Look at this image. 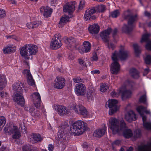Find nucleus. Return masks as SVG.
Here are the masks:
<instances>
[{
    "instance_id": "obj_28",
    "label": "nucleus",
    "mask_w": 151,
    "mask_h": 151,
    "mask_svg": "<svg viewBox=\"0 0 151 151\" xmlns=\"http://www.w3.org/2000/svg\"><path fill=\"white\" fill-rule=\"evenodd\" d=\"M7 82L6 76L4 75H0V90L3 89L5 87Z\"/></svg>"
},
{
    "instance_id": "obj_26",
    "label": "nucleus",
    "mask_w": 151,
    "mask_h": 151,
    "mask_svg": "<svg viewBox=\"0 0 151 151\" xmlns=\"http://www.w3.org/2000/svg\"><path fill=\"white\" fill-rule=\"evenodd\" d=\"M106 130V127L105 126L102 128L97 129L94 132L93 135L95 137H101L104 134Z\"/></svg>"
},
{
    "instance_id": "obj_59",
    "label": "nucleus",
    "mask_w": 151,
    "mask_h": 151,
    "mask_svg": "<svg viewBox=\"0 0 151 151\" xmlns=\"http://www.w3.org/2000/svg\"><path fill=\"white\" fill-rule=\"evenodd\" d=\"M120 143V141L119 140H116L113 143V145H119Z\"/></svg>"
},
{
    "instance_id": "obj_53",
    "label": "nucleus",
    "mask_w": 151,
    "mask_h": 151,
    "mask_svg": "<svg viewBox=\"0 0 151 151\" xmlns=\"http://www.w3.org/2000/svg\"><path fill=\"white\" fill-rule=\"evenodd\" d=\"M0 95L1 97L2 98H5L6 97L7 95V93L4 91H2L0 93Z\"/></svg>"
},
{
    "instance_id": "obj_35",
    "label": "nucleus",
    "mask_w": 151,
    "mask_h": 151,
    "mask_svg": "<svg viewBox=\"0 0 151 151\" xmlns=\"http://www.w3.org/2000/svg\"><path fill=\"white\" fill-rule=\"evenodd\" d=\"M130 73L134 78H137L139 77L138 73L135 68H133L131 69L130 70Z\"/></svg>"
},
{
    "instance_id": "obj_46",
    "label": "nucleus",
    "mask_w": 151,
    "mask_h": 151,
    "mask_svg": "<svg viewBox=\"0 0 151 151\" xmlns=\"http://www.w3.org/2000/svg\"><path fill=\"white\" fill-rule=\"evenodd\" d=\"M23 73L24 75L27 76V78L29 76H30L32 75L29 71L28 70H24L23 71Z\"/></svg>"
},
{
    "instance_id": "obj_45",
    "label": "nucleus",
    "mask_w": 151,
    "mask_h": 151,
    "mask_svg": "<svg viewBox=\"0 0 151 151\" xmlns=\"http://www.w3.org/2000/svg\"><path fill=\"white\" fill-rule=\"evenodd\" d=\"M93 95L94 93L93 92L90 91H89L87 92V95L88 99H92L93 96Z\"/></svg>"
},
{
    "instance_id": "obj_29",
    "label": "nucleus",
    "mask_w": 151,
    "mask_h": 151,
    "mask_svg": "<svg viewBox=\"0 0 151 151\" xmlns=\"http://www.w3.org/2000/svg\"><path fill=\"white\" fill-rule=\"evenodd\" d=\"M16 47L14 45H11L9 46L4 48L3 51L5 54L8 53L14 52L15 50Z\"/></svg>"
},
{
    "instance_id": "obj_12",
    "label": "nucleus",
    "mask_w": 151,
    "mask_h": 151,
    "mask_svg": "<svg viewBox=\"0 0 151 151\" xmlns=\"http://www.w3.org/2000/svg\"><path fill=\"white\" fill-rule=\"evenodd\" d=\"M31 100L33 102L36 107L38 108L40 107L41 103V96L38 92H34L30 96Z\"/></svg>"
},
{
    "instance_id": "obj_41",
    "label": "nucleus",
    "mask_w": 151,
    "mask_h": 151,
    "mask_svg": "<svg viewBox=\"0 0 151 151\" xmlns=\"http://www.w3.org/2000/svg\"><path fill=\"white\" fill-rule=\"evenodd\" d=\"M133 47L136 55H138L140 52L139 46L137 44H135L133 45Z\"/></svg>"
},
{
    "instance_id": "obj_13",
    "label": "nucleus",
    "mask_w": 151,
    "mask_h": 151,
    "mask_svg": "<svg viewBox=\"0 0 151 151\" xmlns=\"http://www.w3.org/2000/svg\"><path fill=\"white\" fill-rule=\"evenodd\" d=\"M24 110L29 111L32 116L35 117H39L40 116L41 113L33 106L26 105L24 107Z\"/></svg>"
},
{
    "instance_id": "obj_2",
    "label": "nucleus",
    "mask_w": 151,
    "mask_h": 151,
    "mask_svg": "<svg viewBox=\"0 0 151 151\" xmlns=\"http://www.w3.org/2000/svg\"><path fill=\"white\" fill-rule=\"evenodd\" d=\"M127 56V51L123 50H120L119 52L115 51L112 53L111 58L113 62L110 66V70L112 74H116L120 70V65L117 62L118 59L120 58L124 60Z\"/></svg>"
},
{
    "instance_id": "obj_54",
    "label": "nucleus",
    "mask_w": 151,
    "mask_h": 151,
    "mask_svg": "<svg viewBox=\"0 0 151 151\" xmlns=\"http://www.w3.org/2000/svg\"><path fill=\"white\" fill-rule=\"evenodd\" d=\"M92 60L97 61L98 60V58L96 54L95 53H94L93 54V56L92 57Z\"/></svg>"
},
{
    "instance_id": "obj_10",
    "label": "nucleus",
    "mask_w": 151,
    "mask_h": 151,
    "mask_svg": "<svg viewBox=\"0 0 151 151\" xmlns=\"http://www.w3.org/2000/svg\"><path fill=\"white\" fill-rule=\"evenodd\" d=\"M74 91L75 93L78 96H83L86 93V87L82 83H78L76 84L75 87Z\"/></svg>"
},
{
    "instance_id": "obj_16",
    "label": "nucleus",
    "mask_w": 151,
    "mask_h": 151,
    "mask_svg": "<svg viewBox=\"0 0 151 151\" xmlns=\"http://www.w3.org/2000/svg\"><path fill=\"white\" fill-rule=\"evenodd\" d=\"M40 10L41 14L46 18L50 17L52 12V9L47 6H42Z\"/></svg>"
},
{
    "instance_id": "obj_56",
    "label": "nucleus",
    "mask_w": 151,
    "mask_h": 151,
    "mask_svg": "<svg viewBox=\"0 0 151 151\" xmlns=\"http://www.w3.org/2000/svg\"><path fill=\"white\" fill-rule=\"evenodd\" d=\"M91 73L93 74H99L100 73L99 70H95L91 71Z\"/></svg>"
},
{
    "instance_id": "obj_37",
    "label": "nucleus",
    "mask_w": 151,
    "mask_h": 151,
    "mask_svg": "<svg viewBox=\"0 0 151 151\" xmlns=\"http://www.w3.org/2000/svg\"><path fill=\"white\" fill-rule=\"evenodd\" d=\"M6 123V120L3 116L0 117V131L2 129Z\"/></svg>"
},
{
    "instance_id": "obj_17",
    "label": "nucleus",
    "mask_w": 151,
    "mask_h": 151,
    "mask_svg": "<svg viewBox=\"0 0 151 151\" xmlns=\"http://www.w3.org/2000/svg\"><path fill=\"white\" fill-rule=\"evenodd\" d=\"M148 37L149 35L148 34H143L141 37L140 42L141 43L148 42L146 45V48L148 50H151V40H148Z\"/></svg>"
},
{
    "instance_id": "obj_14",
    "label": "nucleus",
    "mask_w": 151,
    "mask_h": 151,
    "mask_svg": "<svg viewBox=\"0 0 151 151\" xmlns=\"http://www.w3.org/2000/svg\"><path fill=\"white\" fill-rule=\"evenodd\" d=\"M65 82L64 78L60 76H57L54 81V86L58 89H61L65 85Z\"/></svg>"
},
{
    "instance_id": "obj_52",
    "label": "nucleus",
    "mask_w": 151,
    "mask_h": 151,
    "mask_svg": "<svg viewBox=\"0 0 151 151\" xmlns=\"http://www.w3.org/2000/svg\"><path fill=\"white\" fill-rule=\"evenodd\" d=\"M73 81L76 83L80 82L81 81V79L79 77H76L73 79Z\"/></svg>"
},
{
    "instance_id": "obj_1",
    "label": "nucleus",
    "mask_w": 151,
    "mask_h": 151,
    "mask_svg": "<svg viewBox=\"0 0 151 151\" xmlns=\"http://www.w3.org/2000/svg\"><path fill=\"white\" fill-rule=\"evenodd\" d=\"M109 127L113 134H115L124 131L123 136L126 138H129L133 135V133L130 129H126V125L123 120H119L116 118L109 119Z\"/></svg>"
},
{
    "instance_id": "obj_22",
    "label": "nucleus",
    "mask_w": 151,
    "mask_h": 151,
    "mask_svg": "<svg viewBox=\"0 0 151 151\" xmlns=\"http://www.w3.org/2000/svg\"><path fill=\"white\" fill-rule=\"evenodd\" d=\"M22 84L20 82L16 83L13 85L12 88L14 91V93H22V89L21 87Z\"/></svg>"
},
{
    "instance_id": "obj_64",
    "label": "nucleus",
    "mask_w": 151,
    "mask_h": 151,
    "mask_svg": "<svg viewBox=\"0 0 151 151\" xmlns=\"http://www.w3.org/2000/svg\"><path fill=\"white\" fill-rule=\"evenodd\" d=\"M133 148L130 147L126 151H133Z\"/></svg>"
},
{
    "instance_id": "obj_18",
    "label": "nucleus",
    "mask_w": 151,
    "mask_h": 151,
    "mask_svg": "<svg viewBox=\"0 0 151 151\" xmlns=\"http://www.w3.org/2000/svg\"><path fill=\"white\" fill-rule=\"evenodd\" d=\"M55 109L60 115H64L69 113L68 110L62 106L55 105L54 106Z\"/></svg>"
},
{
    "instance_id": "obj_5",
    "label": "nucleus",
    "mask_w": 151,
    "mask_h": 151,
    "mask_svg": "<svg viewBox=\"0 0 151 151\" xmlns=\"http://www.w3.org/2000/svg\"><path fill=\"white\" fill-rule=\"evenodd\" d=\"M129 13V11H127L125 13V14L126 15L125 18L129 19L128 25H124L122 28L123 32L126 33H128L132 30L134 26V22L138 19L137 15L133 16L131 14H128Z\"/></svg>"
},
{
    "instance_id": "obj_63",
    "label": "nucleus",
    "mask_w": 151,
    "mask_h": 151,
    "mask_svg": "<svg viewBox=\"0 0 151 151\" xmlns=\"http://www.w3.org/2000/svg\"><path fill=\"white\" fill-rule=\"evenodd\" d=\"M96 18V17L95 16H91V17L89 18V19L88 20L94 19Z\"/></svg>"
},
{
    "instance_id": "obj_39",
    "label": "nucleus",
    "mask_w": 151,
    "mask_h": 151,
    "mask_svg": "<svg viewBox=\"0 0 151 151\" xmlns=\"http://www.w3.org/2000/svg\"><path fill=\"white\" fill-rule=\"evenodd\" d=\"M28 84L30 85L33 86L35 85V82L33 79L32 76H29L27 78Z\"/></svg>"
},
{
    "instance_id": "obj_33",
    "label": "nucleus",
    "mask_w": 151,
    "mask_h": 151,
    "mask_svg": "<svg viewBox=\"0 0 151 151\" xmlns=\"http://www.w3.org/2000/svg\"><path fill=\"white\" fill-rule=\"evenodd\" d=\"M32 137L34 140V143L41 141L42 138L40 134H33L32 135Z\"/></svg>"
},
{
    "instance_id": "obj_58",
    "label": "nucleus",
    "mask_w": 151,
    "mask_h": 151,
    "mask_svg": "<svg viewBox=\"0 0 151 151\" xmlns=\"http://www.w3.org/2000/svg\"><path fill=\"white\" fill-rule=\"evenodd\" d=\"M48 149L49 151H52L53 149V145H49L48 146Z\"/></svg>"
},
{
    "instance_id": "obj_8",
    "label": "nucleus",
    "mask_w": 151,
    "mask_h": 151,
    "mask_svg": "<svg viewBox=\"0 0 151 151\" xmlns=\"http://www.w3.org/2000/svg\"><path fill=\"white\" fill-rule=\"evenodd\" d=\"M118 102V101L115 99H111L108 101L106 106V108L109 109V115H113L119 110V107L116 105Z\"/></svg>"
},
{
    "instance_id": "obj_47",
    "label": "nucleus",
    "mask_w": 151,
    "mask_h": 151,
    "mask_svg": "<svg viewBox=\"0 0 151 151\" xmlns=\"http://www.w3.org/2000/svg\"><path fill=\"white\" fill-rule=\"evenodd\" d=\"M85 5L84 1H80L78 6V9L81 10L83 8Z\"/></svg>"
},
{
    "instance_id": "obj_55",
    "label": "nucleus",
    "mask_w": 151,
    "mask_h": 151,
    "mask_svg": "<svg viewBox=\"0 0 151 151\" xmlns=\"http://www.w3.org/2000/svg\"><path fill=\"white\" fill-rule=\"evenodd\" d=\"M78 62L80 64L82 65L83 66H85L86 65V64L85 63L84 61L81 59H78Z\"/></svg>"
},
{
    "instance_id": "obj_9",
    "label": "nucleus",
    "mask_w": 151,
    "mask_h": 151,
    "mask_svg": "<svg viewBox=\"0 0 151 151\" xmlns=\"http://www.w3.org/2000/svg\"><path fill=\"white\" fill-rule=\"evenodd\" d=\"M137 110L139 113L141 115L142 117L143 122V126L144 127L147 129H151V123L146 122V117L143 116L142 114L145 111L146 108L142 106H139L137 108Z\"/></svg>"
},
{
    "instance_id": "obj_50",
    "label": "nucleus",
    "mask_w": 151,
    "mask_h": 151,
    "mask_svg": "<svg viewBox=\"0 0 151 151\" xmlns=\"http://www.w3.org/2000/svg\"><path fill=\"white\" fill-rule=\"evenodd\" d=\"M107 45L109 49H111L112 50H113L115 47V45L111 42H110V43H107Z\"/></svg>"
},
{
    "instance_id": "obj_30",
    "label": "nucleus",
    "mask_w": 151,
    "mask_h": 151,
    "mask_svg": "<svg viewBox=\"0 0 151 151\" xmlns=\"http://www.w3.org/2000/svg\"><path fill=\"white\" fill-rule=\"evenodd\" d=\"M69 21V18L68 16H63L61 18L58 24L59 27H62V25Z\"/></svg>"
},
{
    "instance_id": "obj_21",
    "label": "nucleus",
    "mask_w": 151,
    "mask_h": 151,
    "mask_svg": "<svg viewBox=\"0 0 151 151\" xmlns=\"http://www.w3.org/2000/svg\"><path fill=\"white\" fill-rule=\"evenodd\" d=\"M96 12V10L93 7L88 8L85 11L84 16V19L86 21L88 20L91 17V16L93 14Z\"/></svg>"
},
{
    "instance_id": "obj_62",
    "label": "nucleus",
    "mask_w": 151,
    "mask_h": 151,
    "mask_svg": "<svg viewBox=\"0 0 151 151\" xmlns=\"http://www.w3.org/2000/svg\"><path fill=\"white\" fill-rule=\"evenodd\" d=\"M145 16L147 17H149L150 16V13L147 11L145 12Z\"/></svg>"
},
{
    "instance_id": "obj_61",
    "label": "nucleus",
    "mask_w": 151,
    "mask_h": 151,
    "mask_svg": "<svg viewBox=\"0 0 151 151\" xmlns=\"http://www.w3.org/2000/svg\"><path fill=\"white\" fill-rule=\"evenodd\" d=\"M13 36H14L13 35H11L6 36L5 37L7 39H13Z\"/></svg>"
},
{
    "instance_id": "obj_4",
    "label": "nucleus",
    "mask_w": 151,
    "mask_h": 151,
    "mask_svg": "<svg viewBox=\"0 0 151 151\" xmlns=\"http://www.w3.org/2000/svg\"><path fill=\"white\" fill-rule=\"evenodd\" d=\"M127 87L130 88V90H126L125 88H121L119 91L116 92L114 91L111 93V95L113 97H117L119 95H121L122 99L125 97L128 98L130 97L132 93V90L134 83L132 81L127 82Z\"/></svg>"
},
{
    "instance_id": "obj_20",
    "label": "nucleus",
    "mask_w": 151,
    "mask_h": 151,
    "mask_svg": "<svg viewBox=\"0 0 151 151\" xmlns=\"http://www.w3.org/2000/svg\"><path fill=\"white\" fill-rule=\"evenodd\" d=\"M111 31L110 28H108L106 30H105L101 32L100 34L101 37L104 41L107 42L109 39V35Z\"/></svg>"
},
{
    "instance_id": "obj_38",
    "label": "nucleus",
    "mask_w": 151,
    "mask_h": 151,
    "mask_svg": "<svg viewBox=\"0 0 151 151\" xmlns=\"http://www.w3.org/2000/svg\"><path fill=\"white\" fill-rule=\"evenodd\" d=\"M23 151H33V147L30 145H25L23 147Z\"/></svg>"
},
{
    "instance_id": "obj_48",
    "label": "nucleus",
    "mask_w": 151,
    "mask_h": 151,
    "mask_svg": "<svg viewBox=\"0 0 151 151\" xmlns=\"http://www.w3.org/2000/svg\"><path fill=\"white\" fill-rule=\"evenodd\" d=\"M99 10V12H103L105 9V7L104 5H101L98 6Z\"/></svg>"
},
{
    "instance_id": "obj_60",
    "label": "nucleus",
    "mask_w": 151,
    "mask_h": 151,
    "mask_svg": "<svg viewBox=\"0 0 151 151\" xmlns=\"http://www.w3.org/2000/svg\"><path fill=\"white\" fill-rule=\"evenodd\" d=\"M149 71L148 69V68L145 69L144 71L143 75L144 76H145L147 75L148 73L149 72Z\"/></svg>"
},
{
    "instance_id": "obj_44",
    "label": "nucleus",
    "mask_w": 151,
    "mask_h": 151,
    "mask_svg": "<svg viewBox=\"0 0 151 151\" xmlns=\"http://www.w3.org/2000/svg\"><path fill=\"white\" fill-rule=\"evenodd\" d=\"M145 60V61L147 64H150L151 63V56L149 55H147Z\"/></svg>"
},
{
    "instance_id": "obj_27",
    "label": "nucleus",
    "mask_w": 151,
    "mask_h": 151,
    "mask_svg": "<svg viewBox=\"0 0 151 151\" xmlns=\"http://www.w3.org/2000/svg\"><path fill=\"white\" fill-rule=\"evenodd\" d=\"M125 119L128 122H131L136 119L135 114L133 111H130L126 114Z\"/></svg>"
},
{
    "instance_id": "obj_40",
    "label": "nucleus",
    "mask_w": 151,
    "mask_h": 151,
    "mask_svg": "<svg viewBox=\"0 0 151 151\" xmlns=\"http://www.w3.org/2000/svg\"><path fill=\"white\" fill-rule=\"evenodd\" d=\"M109 88V87L106 84H103L100 86V91L102 92L106 91Z\"/></svg>"
},
{
    "instance_id": "obj_15",
    "label": "nucleus",
    "mask_w": 151,
    "mask_h": 151,
    "mask_svg": "<svg viewBox=\"0 0 151 151\" xmlns=\"http://www.w3.org/2000/svg\"><path fill=\"white\" fill-rule=\"evenodd\" d=\"M14 101L18 104L23 106L25 103V101L22 93H17L14 94L13 96Z\"/></svg>"
},
{
    "instance_id": "obj_51",
    "label": "nucleus",
    "mask_w": 151,
    "mask_h": 151,
    "mask_svg": "<svg viewBox=\"0 0 151 151\" xmlns=\"http://www.w3.org/2000/svg\"><path fill=\"white\" fill-rule=\"evenodd\" d=\"M146 100L145 95H143L141 96L139 99V101L141 102H144Z\"/></svg>"
},
{
    "instance_id": "obj_49",
    "label": "nucleus",
    "mask_w": 151,
    "mask_h": 151,
    "mask_svg": "<svg viewBox=\"0 0 151 151\" xmlns=\"http://www.w3.org/2000/svg\"><path fill=\"white\" fill-rule=\"evenodd\" d=\"M60 35L59 33L56 34L55 35L52 39L56 40H60Z\"/></svg>"
},
{
    "instance_id": "obj_42",
    "label": "nucleus",
    "mask_w": 151,
    "mask_h": 151,
    "mask_svg": "<svg viewBox=\"0 0 151 151\" xmlns=\"http://www.w3.org/2000/svg\"><path fill=\"white\" fill-rule=\"evenodd\" d=\"M120 14L119 10H116L113 12L111 14V16L113 18H116Z\"/></svg>"
},
{
    "instance_id": "obj_24",
    "label": "nucleus",
    "mask_w": 151,
    "mask_h": 151,
    "mask_svg": "<svg viewBox=\"0 0 151 151\" xmlns=\"http://www.w3.org/2000/svg\"><path fill=\"white\" fill-rule=\"evenodd\" d=\"M90 33L92 34L98 33L99 31V27L98 24H93L90 25L88 27Z\"/></svg>"
},
{
    "instance_id": "obj_11",
    "label": "nucleus",
    "mask_w": 151,
    "mask_h": 151,
    "mask_svg": "<svg viewBox=\"0 0 151 151\" xmlns=\"http://www.w3.org/2000/svg\"><path fill=\"white\" fill-rule=\"evenodd\" d=\"M76 6V4L75 1L67 3L63 6V11L68 14H70L74 11Z\"/></svg>"
},
{
    "instance_id": "obj_23",
    "label": "nucleus",
    "mask_w": 151,
    "mask_h": 151,
    "mask_svg": "<svg viewBox=\"0 0 151 151\" xmlns=\"http://www.w3.org/2000/svg\"><path fill=\"white\" fill-rule=\"evenodd\" d=\"M65 42L69 46L73 48H76L78 45L76 43V40L72 37L67 38L65 40Z\"/></svg>"
},
{
    "instance_id": "obj_34",
    "label": "nucleus",
    "mask_w": 151,
    "mask_h": 151,
    "mask_svg": "<svg viewBox=\"0 0 151 151\" xmlns=\"http://www.w3.org/2000/svg\"><path fill=\"white\" fill-rule=\"evenodd\" d=\"M83 106L77 105L76 104H73L71 106V109L74 111L77 114H79V111L80 109Z\"/></svg>"
},
{
    "instance_id": "obj_57",
    "label": "nucleus",
    "mask_w": 151,
    "mask_h": 151,
    "mask_svg": "<svg viewBox=\"0 0 151 151\" xmlns=\"http://www.w3.org/2000/svg\"><path fill=\"white\" fill-rule=\"evenodd\" d=\"M13 39H14L17 42H19L21 40V39L20 38L16 37V36L14 35Z\"/></svg>"
},
{
    "instance_id": "obj_19",
    "label": "nucleus",
    "mask_w": 151,
    "mask_h": 151,
    "mask_svg": "<svg viewBox=\"0 0 151 151\" xmlns=\"http://www.w3.org/2000/svg\"><path fill=\"white\" fill-rule=\"evenodd\" d=\"M91 47V44L88 41H85L83 42V47L79 49V51L81 54L88 52L90 50Z\"/></svg>"
},
{
    "instance_id": "obj_32",
    "label": "nucleus",
    "mask_w": 151,
    "mask_h": 151,
    "mask_svg": "<svg viewBox=\"0 0 151 151\" xmlns=\"http://www.w3.org/2000/svg\"><path fill=\"white\" fill-rule=\"evenodd\" d=\"M39 24V21H34L27 23V27L29 29H32L38 27Z\"/></svg>"
},
{
    "instance_id": "obj_31",
    "label": "nucleus",
    "mask_w": 151,
    "mask_h": 151,
    "mask_svg": "<svg viewBox=\"0 0 151 151\" xmlns=\"http://www.w3.org/2000/svg\"><path fill=\"white\" fill-rule=\"evenodd\" d=\"M138 151H151V143L147 145L139 146Z\"/></svg>"
},
{
    "instance_id": "obj_36",
    "label": "nucleus",
    "mask_w": 151,
    "mask_h": 151,
    "mask_svg": "<svg viewBox=\"0 0 151 151\" xmlns=\"http://www.w3.org/2000/svg\"><path fill=\"white\" fill-rule=\"evenodd\" d=\"M79 114H81L84 117H86L88 115V112L87 110L83 106L80 109V110L79 111Z\"/></svg>"
},
{
    "instance_id": "obj_43",
    "label": "nucleus",
    "mask_w": 151,
    "mask_h": 151,
    "mask_svg": "<svg viewBox=\"0 0 151 151\" xmlns=\"http://www.w3.org/2000/svg\"><path fill=\"white\" fill-rule=\"evenodd\" d=\"M6 16V14L5 10L2 9H0V19L4 18Z\"/></svg>"
},
{
    "instance_id": "obj_25",
    "label": "nucleus",
    "mask_w": 151,
    "mask_h": 151,
    "mask_svg": "<svg viewBox=\"0 0 151 151\" xmlns=\"http://www.w3.org/2000/svg\"><path fill=\"white\" fill-rule=\"evenodd\" d=\"M62 45L60 40H56L52 39L50 43V47L52 48L55 50L59 48Z\"/></svg>"
},
{
    "instance_id": "obj_6",
    "label": "nucleus",
    "mask_w": 151,
    "mask_h": 151,
    "mask_svg": "<svg viewBox=\"0 0 151 151\" xmlns=\"http://www.w3.org/2000/svg\"><path fill=\"white\" fill-rule=\"evenodd\" d=\"M6 132L11 135L12 138L15 139H19L21 136L20 131L16 126L11 125L4 129Z\"/></svg>"
},
{
    "instance_id": "obj_7",
    "label": "nucleus",
    "mask_w": 151,
    "mask_h": 151,
    "mask_svg": "<svg viewBox=\"0 0 151 151\" xmlns=\"http://www.w3.org/2000/svg\"><path fill=\"white\" fill-rule=\"evenodd\" d=\"M83 122L79 120L75 122L70 128L71 132L75 134L76 135L82 134L84 131L83 128Z\"/></svg>"
},
{
    "instance_id": "obj_3",
    "label": "nucleus",
    "mask_w": 151,
    "mask_h": 151,
    "mask_svg": "<svg viewBox=\"0 0 151 151\" xmlns=\"http://www.w3.org/2000/svg\"><path fill=\"white\" fill-rule=\"evenodd\" d=\"M38 50L36 45L32 44H27L20 48L21 55L26 60H29L30 57L35 55Z\"/></svg>"
}]
</instances>
